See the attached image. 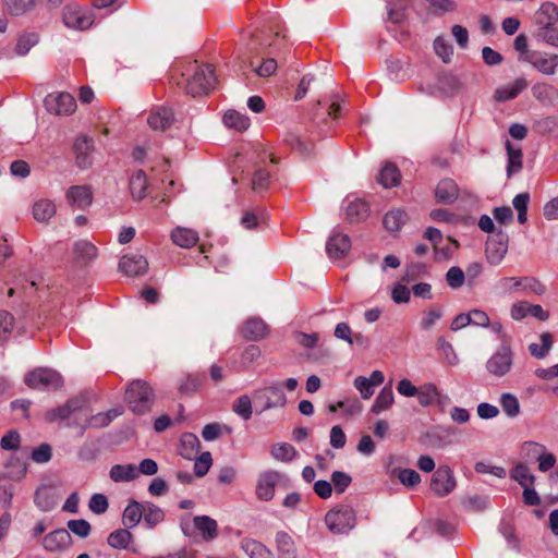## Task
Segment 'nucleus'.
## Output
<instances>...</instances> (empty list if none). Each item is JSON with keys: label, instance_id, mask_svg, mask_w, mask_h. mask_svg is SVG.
<instances>
[{"label": "nucleus", "instance_id": "f257e3e1", "mask_svg": "<svg viewBox=\"0 0 558 558\" xmlns=\"http://www.w3.org/2000/svg\"><path fill=\"white\" fill-rule=\"evenodd\" d=\"M177 72H180L182 78L177 85L184 84L186 93L193 97L207 95L215 88L217 78L211 65L181 59L177 62Z\"/></svg>", "mask_w": 558, "mask_h": 558}, {"label": "nucleus", "instance_id": "f03ea898", "mask_svg": "<svg viewBox=\"0 0 558 558\" xmlns=\"http://www.w3.org/2000/svg\"><path fill=\"white\" fill-rule=\"evenodd\" d=\"M125 401L131 411L136 414H144L150 411L155 401V393L148 383L136 379L128 386Z\"/></svg>", "mask_w": 558, "mask_h": 558}, {"label": "nucleus", "instance_id": "7ed1b4c3", "mask_svg": "<svg viewBox=\"0 0 558 558\" xmlns=\"http://www.w3.org/2000/svg\"><path fill=\"white\" fill-rule=\"evenodd\" d=\"M325 523L331 533L345 534L355 527L356 514L351 506L340 505L326 513Z\"/></svg>", "mask_w": 558, "mask_h": 558}, {"label": "nucleus", "instance_id": "20e7f679", "mask_svg": "<svg viewBox=\"0 0 558 558\" xmlns=\"http://www.w3.org/2000/svg\"><path fill=\"white\" fill-rule=\"evenodd\" d=\"M181 531L187 537L199 535L203 541L211 542L218 536V524L208 515H196L192 520H181Z\"/></svg>", "mask_w": 558, "mask_h": 558}, {"label": "nucleus", "instance_id": "39448f33", "mask_svg": "<svg viewBox=\"0 0 558 558\" xmlns=\"http://www.w3.org/2000/svg\"><path fill=\"white\" fill-rule=\"evenodd\" d=\"M253 398L256 403L262 404V412L270 409L283 408L287 404V398L282 391V385L278 381H272L268 386L254 390Z\"/></svg>", "mask_w": 558, "mask_h": 558}, {"label": "nucleus", "instance_id": "423d86ee", "mask_svg": "<svg viewBox=\"0 0 558 558\" xmlns=\"http://www.w3.org/2000/svg\"><path fill=\"white\" fill-rule=\"evenodd\" d=\"M513 364V352L508 343H501L499 349L487 360L486 371L495 377L501 378L507 375Z\"/></svg>", "mask_w": 558, "mask_h": 558}, {"label": "nucleus", "instance_id": "0eeeda50", "mask_svg": "<svg viewBox=\"0 0 558 558\" xmlns=\"http://www.w3.org/2000/svg\"><path fill=\"white\" fill-rule=\"evenodd\" d=\"M61 375L50 368H36L25 376V384L32 389H50L62 386Z\"/></svg>", "mask_w": 558, "mask_h": 558}, {"label": "nucleus", "instance_id": "6e6552de", "mask_svg": "<svg viewBox=\"0 0 558 558\" xmlns=\"http://www.w3.org/2000/svg\"><path fill=\"white\" fill-rule=\"evenodd\" d=\"M286 476L278 471L268 470L262 472L256 482L255 494L257 499L263 501H270L275 497L276 486Z\"/></svg>", "mask_w": 558, "mask_h": 558}, {"label": "nucleus", "instance_id": "1a4fd4ad", "mask_svg": "<svg viewBox=\"0 0 558 558\" xmlns=\"http://www.w3.org/2000/svg\"><path fill=\"white\" fill-rule=\"evenodd\" d=\"M63 22L70 28L85 31L93 25L94 19L84 8L70 3L63 10Z\"/></svg>", "mask_w": 558, "mask_h": 558}, {"label": "nucleus", "instance_id": "9d476101", "mask_svg": "<svg viewBox=\"0 0 558 558\" xmlns=\"http://www.w3.org/2000/svg\"><path fill=\"white\" fill-rule=\"evenodd\" d=\"M509 236L501 229L486 242V258L490 265H499L508 252Z\"/></svg>", "mask_w": 558, "mask_h": 558}, {"label": "nucleus", "instance_id": "9b49d317", "mask_svg": "<svg viewBox=\"0 0 558 558\" xmlns=\"http://www.w3.org/2000/svg\"><path fill=\"white\" fill-rule=\"evenodd\" d=\"M523 61L530 63L544 75H554L558 68V54L544 51H532L523 57Z\"/></svg>", "mask_w": 558, "mask_h": 558}, {"label": "nucleus", "instance_id": "f8f14e48", "mask_svg": "<svg viewBox=\"0 0 558 558\" xmlns=\"http://www.w3.org/2000/svg\"><path fill=\"white\" fill-rule=\"evenodd\" d=\"M456 487V478L448 465L439 466L432 476L430 489L439 497L449 495Z\"/></svg>", "mask_w": 558, "mask_h": 558}, {"label": "nucleus", "instance_id": "ddd939ff", "mask_svg": "<svg viewBox=\"0 0 558 558\" xmlns=\"http://www.w3.org/2000/svg\"><path fill=\"white\" fill-rule=\"evenodd\" d=\"M45 104L47 109L57 116H70L76 110L75 98L69 93L48 95Z\"/></svg>", "mask_w": 558, "mask_h": 558}, {"label": "nucleus", "instance_id": "4468645a", "mask_svg": "<svg viewBox=\"0 0 558 558\" xmlns=\"http://www.w3.org/2000/svg\"><path fill=\"white\" fill-rule=\"evenodd\" d=\"M459 82L456 76L450 74L440 75L435 86L430 84H421L420 92L430 96H451L458 89Z\"/></svg>", "mask_w": 558, "mask_h": 558}, {"label": "nucleus", "instance_id": "2eb2a0df", "mask_svg": "<svg viewBox=\"0 0 558 558\" xmlns=\"http://www.w3.org/2000/svg\"><path fill=\"white\" fill-rule=\"evenodd\" d=\"M174 121V112L171 107H158L150 111L147 123L151 130L165 132L169 130Z\"/></svg>", "mask_w": 558, "mask_h": 558}, {"label": "nucleus", "instance_id": "dca6fc26", "mask_svg": "<svg viewBox=\"0 0 558 558\" xmlns=\"http://www.w3.org/2000/svg\"><path fill=\"white\" fill-rule=\"evenodd\" d=\"M65 198L72 207L85 209L93 203V191L89 185H73L68 189Z\"/></svg>", "mask_w": 558, "mask_h": 558}, {"label": "nucleus", "instance_id": "f3484780", "mask_svg": "<svg viewBox=\"0 0 558 558\" xmlns=\"http://www.w3.org/2000/svg\"><path fill=\"white\" fill-rule=\"evenodd\" d=\"M119 268L124 275L129 277H136L144 275L147 271L148 262L142 255H124L120 259Z\"/></svg>", "mask_w": 558, "mask_h": 558}, {"label": "nucleus", "instance_id": "a211bd4d", "mask_svg": "<svg viewBox=\"0 0 558 558\" xmlns=\"http://www.w3.org/2000/svg\"><path fill=\"white\" fill-rule=\"evenodd\" d=\"M351 248V241L347 234L333 233L327 241L326 252L331 259L343 258Z\"/></svg>", "mask_w": 558, "mask_h": 558}, {"label": "nucleus", "instance_id": "6ab92c4d", "mask_svg": "<svg viewBox=\"0 0 558 558\" xmlns=\"http://www.w3.org/2000/svg\"><path fill=\"white\" fill-rule=\"evenodd\" d=\"M72 537L65 529L54 530L43 538V546L48 551H61L71 545Z\"/></svg>", "mask_w": 558, "mask_h": 558}, {"label": "nucleus", "instance_id": "aec40b11", "mask_svg": "<svg viewBox=\"0 0 558 558\" xmlns=\"http://www.w3.org/2000/svg\"><path fill=\"white\" fill-rule=\"evenodd\" d=\"M268 333L267 324L258 317L248 318L241 328V335L244 339L257 341L265 338Z\"/></svg>", "mask_w": 558, "mask_h": 558}, {"label": "nucleus", "instance_id": "412c9836", "mask_svg": "<svg viewBox=\"0 0 558 558\" xmlns=\"http://www.w3.org/2000/svg\"><path fill=\"white\" fill-rule=\"evenodd\" d=\"M526 87L527 81L524 77H518L513 82L498 87L494 98L499 102H505L518 97Z\"/></svg>", "mask_w": 558, "mask_h": 558}, {"label": "nucleus", "instance_id": "4be33fe9", "mask_svg": "<svg viewBox=\"0 0 558 558\" xmlns=\"http://www.w3.org/2000/svg\"><path fill=\"white\" fill-rule=\"evenodd\" d=\"M459 196V187L457 183L449 178L438 182L435 189L436 201L440 204H452Z\"/></svg>", "mask_w": 558, "mask_h": 558}, {"label": "nucleus", "instance_id": "5701e85b", "mask_svg": "<svg viewBox=\"0 0 558 558\" xmlns=\"http://www.w3.org/2000/svg\"><path fill=\"white\" fill-rule=\"evenodd\" d=\"M531 93L543 106H554L558 100V89L545 82L535 83L531 88Z\"/></svg>", "mask_w": 558, "mask_h": 558}, {"label": "nucleus", "instance_id": "b1692460", "mask_svg": "<svg viewBox=\"0 0 558 558\" xmlns=\"http://www.w3.org/2000/svg\"><path fill=\"white\" fill-rule=\"evenodd\" d=\"M74 150L76 154V163L80 168L90 166V154L94 150L93 140L86 135L78 136L74 142Z\"/></svg>", "mask_w": 558, "mask_h": 558}, {"label": "nucleus", "instance_id": "393cba45", "mask_svg": "<svg viewBox=\"0 0 558 558\" xmlns=\"http://www.w3.org/2000/svg\"><path fill=\"white\" fill-rule=\"evenodd\" d=\"M276 549L279 558H298L294 539L286 531H278L275 536Z\"/></svg>", "mask_w": 558, "mask_h": 558}, {"label": "nucleus", "instance_id": "a878e982", "mask_svg": "<svg viewBox=\"0 0 558 558\" xmlns=\"http://www.w3.org/2000/svg\"><path fill=\"white\" fill-rule=\"evenodd\" d=\"M240 547L248 558H275L274 553L266 545L254 538H242Z\"/></svg>", "mask_w": 558, "mask_h": 558}, {"label": "nucleus", "instance_id": "bb28decb", "mask_svg": "<svg viewBox=\"0 0 558 558\" xmlns=\"http://www.w3.org/2000/svg\"><path fill=\"white\" fill-rule=\"evenodd\" d=\"M344 206L345 216L351 222L364 220L368 215V205L363 199L347 197Z\"/></svg>", "mask_w": 558, "mask_h": 558}, {"label": "nucleus", "instance_id": "cd10ccee", "mask_svg": "<svg viewBox=\"0 0 558 558\" xmlns=\"http://www.w3.org/2000/svg\"><path fill=\"white\" fill-rule=\"evenodd\" d=\"M535 21L541 27L549 29L558 21V7L553 2L543 3L535 13Z\"/></svg>", "mask_w": 558, "mask_h": 558}, {"label": "nucleus", "instance_id": "c85d7f7f", "mask_svg": "<svg viewBox=\"0 0 558 558\" xmlns=\"http://www.w3.org/2000/svg\"><path fill=\"white\" fill-rule=\"evenodd\" d=\"M75 262L82 266L88 265L98 255L97 247L87 241H78L73 247Z\"/></svg>", "mask_w": 558, "mask_h": 558}, {"label": "nucleus", "instance_id": "c756f323", "mask_svg": "<svg viewBox=\"0 0 558 558\" xmlns=\"http://www.w3.org/2000/svg\"><path fill=\"white\" fill-rule=\"evenodd\" d=\"M506 150L508 157L507 175L511 177L521 171L523 167V153L521 147L513 146L508 140L506 141Z\"/></svg>", "mask_w": 558, "mask_h": 558}, {"label": "nucleus", "instance_id": "7c9ffc66", "mask_svg": "<svg viewBox=\"0 0 558 558\" xmlns=\"http://www.w3.org/2000/svg\"><path fill=\"white\" fill-rule=\"evenodd\" d=\"M82 400L70 399L65 404L52 409L46 413V420L50 423L68 418L74 411L81 409Z\"/></svg>", "mask_w": 558, "mask_h": 558}, {"label": "nucleus", "instance_id": "2f4dec72", "mask_svg": "<svg viewBox=\"0 0 558 558\" xmlns=\"http://www.w3.org/2000/svg\"><path fill=\"white\" fill-rule=\"evenodd\" d=\"M37 0H3V11L11 16H21L36 7Z\"/></svg>", "mask_w": 558, "mask_h": 558}, {"label": "nucleus", "instance_id": "473e14b6", "mask_svg": "<svg viewBox=\"0 0 558 558\" xmlns=\"http://www.w3.org/2000/svg\"><path fill=\"white\" fill-rule=\"evenodd\" d=\"M109 475L116 483L130 482L138 477V471L134 464H114Z\"/></svg>", "mask_w": 558, "mask_h": 558}, {"label": "nucleus", "instance_id": "72a5a7b5", "mask_svg": "<svg viewBox=\"0 0 558 558\" xmlns=\"http://www.w3.org/2000/svg\"><path fill=\"white\" fill-rule=\"evenodd\" d=\"M56 213V205L50 199H39L33 206V216L38 222L49 221Z\"/></svg>", "mask_w": 558, "mask_h": 558}, {"label": "nucleus", "instance_id": "f704fd0d", "mask_svg": "<svg viewBox=\"0 0 558 558\" xmlns=\"http://www.w3.org/2000/svg\"><path fill=\"white\" fill-rule=\"evenodd\" d=\"M148 181L142 170L135 172L130 179V191L133 198L141 201L147 195Z\"/></svg>", "mask_w": 558, "mask_h": 558}, {"label": "nucleus", "instance_id": "c9c22d12", "mask_svg": "<svg viewBox=\"0 0 558 558\" xmlns=\"http://www.w3.org/2000/svg\"><path fill=\"white\" fill-rule=\"evenodd\" d=\"M144 506L140 502L132 500L123 511V524L128 529L136 526L141 519L144 517Z\"/></svg>", "mask_w": 558, "mask_h": 558}, {"label": "nucleus", "instance_id": "e433bc0d", "mask_svg": "<svg viewBox=\"0 0 558 558\" xmlns=\"http://www.w3.org/2000/svg\"><path fill=\"white\" fill-rule=\"evenodd\" d=\"M393 401L395 396L391 386H385L377 395L371 408V412L374 414H380L381 412L388 410L393 404Z\"/></svg>", "mask_w": 558, "mask_h": 558}, {"label": "nucleus", "instance_id": "4c0bfd02", "mask_svg": "<svg viewBox=\"0 0 558 558\" xmlns=\"http://www.w3.org/2000/svg\"><path fill=\"white\" fill-rule=\"evenodd\" d=\"M378 182L386 189L398 185L400 182L399 169L393 163L387 162L379 172Z\"/></svg>", "mask_w": 558, "mask_h": 558}, {"label": "nucleus", "instance_id": "58836bf2", "mask_svg": "<svg viewBox=\"0 0 558 558\" xmlns=\"http://www.w3.org/2000/svg\"><path fill=\"white\" fill-rule=\"evenodd\" d=\"M133 542V535L129 529H118L111 532L107 538L109 546L116 549H128Z\"/></svg>", "mask_w": 558, "mask_h": 558}, {"label": "nucleus", "instance_id": "ea45409f", "mask_svg": "<svg viewBox=\"0 0 558 558\" xmlns=\"http://www.w3.org/2000/svg\"><path fill=\"white\" fill-rule=\"evenodd\" d=\"M223 123L229 129L243 132L250 126V119L235 110H228L223 116Z\"/></svg>", "mask_w": 558, "mask_h": 558}, {"label": "nucleus", "instance_id": "a19ab883", "mask_svg": "<svg viewBox=\"0 0 558 558\" xmlns=\"http://www.w3.org/2000/svg\"><path fill=\"white\" fill-rule=\"evenodd\" d=\"M203 384V378L198 374H186L181 377L178 390L183 395H193L197 392Z\"/></svg>", "mask_w": 558, "mask_h": 558}, {"label": "nucleus", "instance_id": "79ce46f5", "mask_svg": "<svg viewBox=\"0 0 558 558\" xmlns=\"http://www.w3.org/2000/svg\"><path fill=\"white\" fill-rule=\"evenodd\" d=\"M502 412L510 418L517 417L520 414L519 399L510 392H504L499 399Z\"/></svg>", "mask_w": 558, "mask_h": 558}, {"label": "nucleus", "instance_id": "37998d69", "mask_svg": "<svg viewBox=\"0 0 558 558\" xmlns=\"http://www.w3.org/2000/svg\"><path fill=\"white\" fill-rule=\"evenodd\" d=\"M415 396L417 397V401L422 407H428L433 404L434 401L438 398L439 391L434 384L428 383L417 388Z\"/></svg>", "mask_w": 558, "mask_h": 558}, {"label": "nucleus", "instance_id": "c03bdc74", "mask_svg": "<svg viewBox=\"0 0 558 558\" xmlns=\"http://www.w3.org/2000/svg\"><path fill=\"white\" fill-rule=\"evenodd\" d=\"M511 478H513L518 484L522 487L524 486H533L535 476L531 473L530 469L523 464L519 463L511 470Z\"/></svg>", "mask_w": 558, "mask_h": 558}, {"label": "nucleus", "instance_id": "a18cd8bd", "mask_svg": "<svg viewBox=\"0 0 558 558\" xmlns=\"http://www.w3.org/2000/svg\"><path fill=\"white\" fill-rule=\"evenodd\" d=\"M271 457L277 461L290 462L296 456L294 447L288 442L276 444L271 448Z\"/></svg>", "mask_w": 558, "mask_h": 558}, {"label": "nucleus", "instance_id": "49530a36", "mask_svg": "<svg viewBox=\"0 0 558 558\" xmlns=\"http://www.w3.org/2000/svg\"><path fill=\"white\" fill-rule=\"evenodd\" d=\"M198 240L197 231L190 228L177 227V246L189 248L197 244Z\"/></svg>", "mask_w": 558, "mask_h": 558}, {"label": "nucleus", "instance_id": "de8ad7c7", "mask_svg": "<svg viewBox=\"0 0 558 558\" xmlns=\"http://www.w3.org/2000/svg\"><path fill=\"white\" fill-rule=\"evenodd\" d=\"M407 215L400 209L390 210L384 217L383 223L388 231L395 232L400 230L404 223Z\"/></svg>", "mask_w": 558, "mask_h": 558}, {"label": "nucleus", "instance_id": "09e8293b", "mask_svg": "<svg viewBox=\"0 0 558 558\" xmlns=\"http://www.w3.org/2000/svg\"><path fill=\"white\" fill-rule=\"evenodd\" d=\"M442 316L444 311L441 306H432L427 311L423 312L420 327L426 331L430 330Z\"/></svg>", "mask_w": 558, "mask_h": 558}, {"label": "nucleus", "instance_id": "8fccbe9b", "mask_svg": "<svg viewBox=\"0 0 558 558\" xmlns=\"http://www.w3.org/2000/svg\"><path fill=\"white\" fill-rule=\"evenodd\" d=\"M286 144L302 155L308 156L312 153V144L305 142L299 134L290 132L284 137Z\"/></svg>", "mask_w": 558, "mask_h": 558}, {"label": "nucleus", "instance_id": "3c124183", "mask_svg": "<svg viewBox=\"0 0 558 558\" xmlns=\"http://www.w3.org/2000/svg\"><path fill=\"white\" fill-rule=\"evenodd\" d=\"M232 410L242 420L247 421L252 416V400L247 395H242L236 398L232 404Z\"/></svg>", "mask_w": 558, "mask_h": 558}, {"label": "nucleus", "instance_id": "603ef678", "mask_svg": "<svg viewBox=\"0 0 558 558\" xmlns=\"http://www.w3.org/2000/svg\"><path fill=\"white\" fill-rule=\"evenodd\" d=\"M542 344L531 343L529 345V351L532 356L536 359H543L547 355L549 350L551 349L553 341L551 335L549 332H544L541 335Z\"/></svg>", "mask_w": 558, "mask_h": 558}, {"label": "nucleus", "instance_id": "864d4df0", "mask_svg": "<svg viewBox=\"0 0 558 558\" xmlns=\"http://www.w3.org/2000/svg\"><path fill=\"white\" fill-rule=\"evenodd\" d=\"M446 281L451 289H459L465 281V274L460 267L452 266L446 272Z\"/></svg>", "mask_w": 558, "mask_h": 558}, {"label": "nucleus", "instance_id": "5fc2aeb1", "mask_svg": "<svg viewBox=\"0 0 558 558\" xmlns=\"http://www.w3.org/2000/svg\"><path fill=\"white\" fill-rule=\"evenodd\" d=\"M434 49L439 58L442 59L444 62H449L451 56L453 53V47L449 44V41L441 36H438L434 40Z\"/></svg>", "mask_w": 558, "mask_h": 558}, {"label": "nucleus", "instance_id": "6e6d98bb", "mask_svg": "<svg viewBox=\"0 0 558 558\" xmlns=\"http://www.w3.org/2000/svg\"><path fill=\"white\" fill-rule=\"evenodd\" d=\"M352 477L342 471H333L331 473V485L337 494H342L350 486Z\"/></svg>", "mask_w": 558, "mask_h": 558}, {"label": "nucleus", "instance_id": "4d7b16f0", "mask_svg": "<svg viewBox=\"0 0 558 558\" xmlns=\"http://www.w3.org/2000/svg\"><path fill=\"white\" fill-rule=\"evenodd\" d=\"M496 289L499 293H502V294L517 291V290L521 289V278H517V277L500 278L496 283Z\"/></svg>", "mask_w": 558, "mask_h": 558}, {"label": "nucleus", "instance_id": "13d9d810", "mask_svg": "<svg viewBox=\"0 0 558 558\" xmlns=\"http://www.w3.org/2000/svg\"><path fill=\"white\" fill-rule=\"evenodd\" d=\"M222 429H226L228 433L231 432L228 426H223L219 423L207 424L203 427L202 437L205 441H214L221 436Z\"/></svg>", "mask_w": 558, "mask_h": 558}, {"label": "nucleus", "instance_id": "bf43d9fd", "mask_svg": "<svg viewBox=\"0 0 558 558\" xmlns=\"http://www.w3.org/2000/svg\"><path fill=\"white\" fill-rule=\"evenodd\" d=\"M213 464L211 454L209 451L203 452L194 462V473L202 477L207 474Z\"/></svg>", "mask_w": 558, "mask_h": 558}, {"label": "nucleus", "instance_id": "052dcab7", "mask_svg": "<svg viewBox=\"0 0 558 558\" xmlns=\"http://www.w3.org/2000/svg\"><path fill=\"white\" fill-rule=\"evenodd\" d=\"M38 43L37 34H26L22 35L16 44L15 51L20 56L26 54L29 49Z\"/></svg>", "mask_w": 558, "mask_h": 558}, {"label": "nucleus", "instance_id": "680f3d73", "mask_svg": "<svg viewBox=\"0 0 558 558\" xmlns=\"http://www.w3.org/2000/svg\"><path fill=\"white\" fill-rule=\"evenodd\" d=\"M438 350L441 351L446 361L450 365H456L459 362V357L454 352V349L450 342H448L444 337L438 338L437 340Z\"/></svg>", "mask_w": 558, "mask_h": 558}, {"label": "nucleus", "instance_id": "e2e57ef3", "mask_svg": "<svg viewBox=\"0 0 558 558\" xmlns=\"http://www.w3.org/2000/svg\"><path fill=\"white\" fill-rule=\"evenodd\" d=\"M26 471V465L19 459L11 460L10 463L7 465L5 476L11 480L19 481L25 476Z\"/></svg>", "mask_w": 558, "mask_h": 558}, {"label": "nucleus", "instance_id": "0e129e2a", "mask_svg": "<svg viewBox=\"0 0 558 558\" xmlns=\"http://www.w3.org/2000/svg\"><path fill=\"white\" fill-rule=\"evenodd\" d=\"M353 384L355 389L361 393L362 399L367 400L374 395L375 388L367 377L357 376Z\"/></svg>", "mask_w": 558, "mask_h": 558}, {"label": "nucleus", "instance_id": "69168bd1", "mask_svg": "<svg viewBox=\"0 0 558 558\" xmlns=\"http://www.w3.org/2000/svg\"><path fill=\"white\" fill-rule=\"evenodd\" d=\"M521 289L524 291H531L537 295L545 293V286L534 277H521Z\"/></svg>", "mask_w": 558, "mask_h": 558}, {"label": "nucleus", "instance_id": "338daca9", "mask_svg": "<svg viewBox=\"0 0 558 558\" xmlns=\"http://www.w3.org/2000/svg\"><path fill=\"white\" fill-rule=\"evenodd\" d=\"M398 478L407 487H414L421 482V475L413 469L400 470Z\"/></svg>", "mask_w": 558, "mask_h": 558}, {"label": "nucleus", "instance_id": "774afa93", "mask_svg": "<svg viewBox=\"0 0 558 558\" xmlns=\"http://www.w3.org/2000/svg\"><path fill=\"white\" fill-rule=\"evenodd\" d=\"M89 509L96 514H102L108 510L109 502L105 495L94 494L89 500Z\"/></svg>", "mask_w": 558, "mask_h": 558}]
</instances>
